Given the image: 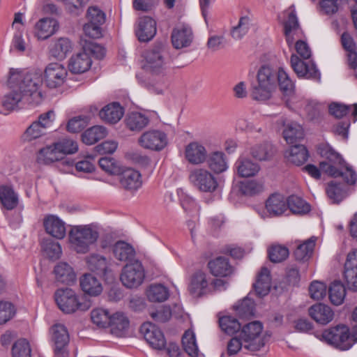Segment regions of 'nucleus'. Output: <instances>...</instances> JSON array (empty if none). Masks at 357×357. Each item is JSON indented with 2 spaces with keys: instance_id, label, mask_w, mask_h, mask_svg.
Returning <instances> with one entry per match:
<instances>
[{
  "instance_id": "1",
  "label": "nucleus",
  "mask_w": 357,
  "mask_h": 357,
  "mask_svg": "<svg viewBox=\"0 0 357 357\" xmlns=\"http://www.w3.org/2000/svg\"><path fill=\"white\" fill-rule=\"evenodd\" d=\"M10 91L2 100L3 107L9 111L24 105H37L43 100L40 73L11 69L8 81Z\"/></svg>"
},
{
  "instance_id": "2",
  "label": "nucleus",
  "mask_w": 357,
  "mask_h": 357,
  "mask_svg": "<svg viewBox=\"0 0 357 357\" xmlns=\"http://www.w3.org/2000/svg\"><path fill=\"white\" fill-rule=\"evenodd\" d=\"M319 151L323 158L328 160L320 162V169L323 172L335 178L342 177L349 185H354L356 183V171L332 147L328 144H323L319 146Z\"/></svg>"
},
{
  "instance_id": "3",
  "label": "nucleus",
  "mask_w": 357,
  "mask_h": 357,
  "mask_svg": "<svg viewBox=\"0 0 357 357\" xmlns=\"http://www.w3.org/2000/svg\"><path fill=\"white\" fill-rule=\"evenodd\" d=\"M143 57L144 69L155 75L162 74L170 60L167 47L162 43H155L144 52Z\"/></svg>"
},
{
  "instance_id": "4",
  "label": "nucleus",
  "mask_w": 357,
  "mask_h": 357,
  "mask_svg": "<svg viewBox=\"0 0 357 357\" xmlns=\"http://www.w3.org/2000/svg\"><path fill=\"white\" fill-rule=\"evenodd\" d=\"M99 236L98 231L91 225L73 226L69 232V241L77 253H87Z\"/></svg>"
},
{
  "instance_id": "5",
  "label": "nucleus",
  "mask_w": 357,
  "mask_h": 357,
  "mask_svg": "<svg viewBox=\"0 0 357 357\" xmlns=\"http://www.w3.org/2000/svg\"><path fill=\"white\" fill-rule=\"evenodd\" d=\"M277 73L268 66H262L257 73V84L252 86L251 96L257 100H266L271 98L276 86Z\"/></svg>"
},
{
  "instance_id": "6",
  "label": "nucleus",
  "mask_w": 357,
  "mask_h": 357,
  "mask_svg": "<svg viewBox=\"0 0 357 357\" xmlns=\"http://www.w3.org/2000/svg\"><path fill=\"white\" fill-rule=\"evenodd\" d=\"M55 301L59 309L68 314L76 310L85 311L91 307L89 301L77 296L72 289L68 288L58 289L55 293Z\"/></svg>"
},
{
  "instance_id": "7",
  "label": "nucleus",
  "mask_w": 357,
  "mask_h": 357,
  "mask_svg": "<svg viewBox=\"0 0 357 357\" xmlns=\"http://www.w3.org/2000/svg\"><path fill=\"white\" fill-rule=\"evenodd\" d=\"M321 337L328 344L343 351L349 349L357 341L345 325H337L324 330Z\"/></svg>"
},
{
  "instance_id": "8",
  "label": "nucleus",
  "mask_w": 357,
  "mask_h": 357,
  "mask_svg": "<svg viewBox=\"0 0 357 357\" xmlns=\"http://www.w3.org/2000/svg\"><path fill=\"white\" fill-rule=\"evenodd\" d=\"M262 324L258 321L248 323L243 327L240 337L243 341L245 349L257 351L264 347L266 337L262 335Z\"/></svg>"
},
{
  "instance_id": "9",
  "label": "nucleus",
  "mask_w": 357,
  "mask_h": 357,
  "mask_svg": "<svg viewBox=\"0 0 357 357\" xmlns=\"http://www.w3.org/2000/svg\"><path fill=\"white\" fill-rule=\"evenodd\" d=\"M189 181L197 190L212 193L216 190L218 183L215 176L204 168H196L189 174Z\"/></svg>"
},
{
  "instance_id": "10",
  "label": "nucleus",
  "mask_w": 357,
  "mask_h": 357,
  "mask_svg": "<svg viewBox=\"0 0 357 357\" xmlns=\"http://www.w3.org/2000/svg\"><path fill=\"white\" fill-rule=\"evenodd\" d=\"M144 278L145 273L142 263L135 260L123 267L120 279L125 287L132 289L141 285Z\"/></svg>"
},
{
  "instance_id": "11",
  "label": "nucleus",
  "mask_w": 357,
  "mask_h": 357,
  "mask_svg": "<svg viewBox=\"0 0 357 357\" xmlns=\"http://www.w3.org/2000/svg\"><path fill=\"white\" fill-rule=\"evenodd\" d=\"M140 333L146 342L153 349L161 351L166 346V339L161 330L151 322L144 323L140 327Z\"/></svg>"
},
{
  "instance_id": "12",
  "label": "nucleus",
  "mask_w": 357,
  "mask_h": 357,
  "mask_svg": "<svg viewBox=\"0 0 357 357\" xmlns=\"http://www.w3.org/2000/svg\"><path fill=\"white\" fill-rule=\"evenodd\" d=\"M138 143L146 149L161 151L167 144V137L162 131L151 130L144 132L138 139Z\"/></svg>"
},
{
  "instance_id": "13",
  "label": "nucleus",
  "mask_w": 357,
  "mask_h": 357,
  "mask_svg": "<svg viewBox=\"0 0 357 357\" xmlns=\"http://www.w3.org/2000/svg\"><path fill=\"white\" fill-rule=\"evenodd\" d=\"M118 176L120 187L132 194L142 186V174L137 170L132 168H122Z\"/></svg>"
},
{
  "instance_id": "14",
  "label": "nucleus",
  "mask_w": 357,
  "mask_h": 357,
  "mask_svg": "<svg viewBox=\"0 0 357 357\" xmlns=\"http://www.w3.org/2000/svg\"><path fill=\"white\" fill-rule=\"evenodd\" d=\"M68 75L66 68L59 63H50L45 70V82L51 89L61 86Z\"/></svg>"
},
{
  "instance_id": "15",
  "label": "nucleus",
  "mask_w": 357,
  "mask_h": 357,
  "mask_svg": "<svg viewBox=\"0 0 357 357\" xmlns=\"http://www.w3.org/2000/svg\"><path fill=\"white\" fill-rule=\"evenodd\" d=\"M344 278L349 290L357 291V249L349 252L344 263Z\"/></svg>"
},
{
  "instance_id": "16",
  "label": "nucleus",
  "mask_w": 357,
  "mask_h": 357,
  "mask_svg": "<svg viewBox=\"0 0 357 357\" xmlns=\"http://www.w3.org/2000/svg\"><path fill=\"white\" fill-rule=\"evenodd\" d=\"M291 66L299 77L320 79V73L313 62L303 61L296 54H292L291 56Z\"/></svg>"
},
{
  "instance_id": "17",
  "label": "nucleus",
  "mask_w": 357,
  "mask_h": 357,
  "mask_svg": "<svg viewBox=\"0 0 357 357\" xmlns=\"http://www.w3.org/2000/svg\"><path fill=\"white\" fill-rule=\"evenodd\" d=\"M156 30L155 21L145 16L139 19L135 34L140 42H149L155 36Z\"/></svg>"
},
{
  "instance_id": "18",
  "label": "nucleus",
  "mask_w": 357,
  "mask_h": 357,
  "mask_svg": "<svg viewBox=\"0 0 357 357\" xmlns=\"http://www.w3.org/2000/svg\"><path fill=\"white\" fill-rule=\"evenodd\" d=\"M43 226L45 231L56 239H62L66 236L65 222L56 215H46L43 220Z\"/></svg>"
},
{
  "instance_id": "19",
  "label": "nucleus",
  "mask_w": 357,
  "mask_h": 357,
  "mask_svg": "<svg viewBox=\"0 0 357 357\" xmlns=\"http://www.w3.org/2000/svg\"><path fill=\"white\" fill-rule=\"evenodd\" d=\"M308 313L313 320L321 325H326L332 321L335 315L331 307L320 303L310 307Z\"/></svg>"
},
{
  "instance_id": "20",
  "label": "nucleus",
  "mask_w": 357,
  "mask_h": 357,
  "mask_svg": "<svg viewBox=\"0 0 357 357\" xmlns=\"http://www.w3.org/2000/svg\"><path fill=\"white\" fill-rule=\"evenodd\" d=\"M51 339L55 345L56 354H63V349L69 342V333L66 327L61 324L53 325L50 329Z\"/></svg>"
},
{
  "instance_id": "21",
  "label": "nucleus",
  "mask_w": 357,
  "mask_h": 357,
  "mask_svg": "<svg viewBox=\"0 0 357 357\" xmlns=\"http://www.w3.org/2000/svg\"><path fill=\"white\" fill-rule=\"evenodd\" d=\"M91 64V56L82 50L70 57L68 69L73 74H82L90 69Z\"/></svg>"
},
{
  "instance_id": "22",
  "label": "nucleus",
  "mask_w": 357,
  "mask_h": 357,
  "mask_svg": "<svg viewBox=\"0 0 357 357\" xmlns=\"http://www.w3.org/2000/svg\"><path fill=\"white\" fill-rule=\"evenodd\" d=\"M185 157L190 164L200 165L206 161L207 151L202 144L192 142L185 146Z\"/></svg>"
},
{
  "instance_id": "23",
  "label": "nucleus",
  "mask_w": 357,
  "mask_h": 357,
  "mask_svg": "<svg viewBox=\"0 0 357 357\" xmlns=\"http://www.w3.org/2000/svg\"><path fill=\"white\" fill-rule=\"evenodd\" d=\"M172 45L176 49H181L188 47L193 39L192 29L185 26L174 28L172 33Z\"/></svg>"
},
{
  "instance_id": "24",
  "label": "nucleus",
  "mask_w": 357,
  "mask_h": 357,
  "mask_svg": "<svg viewBox=\"0 0 357 357\" xmlns=\"http://www.w3.org/2000/svg\"><path fill=\"white\" fill-rule=\"evenodd\" d=\"M284 29L286 40L289 47L294 44L296 39L301 37L302 31L294 10L289 14L288 18L284 22Z\"/></svg>"
},
{
  "instance_id": "25",
  "label": "nucleus",
  "mask_w": 357,
  "mask_h": 357,
  "mask_svg": "<svg viewBox=\"0 0 357 357\" xmlns=\"http://www.w3.org/2000/svg\"><path fill=\"white\" fill-rule=\"evenodd\" d=\"M124 109L119 102H112L105 105L99 111L100 119L110 124H115L123 117Z\"/></svg>"
},
{
  "instance_id": "26",
  "label": "nucleus",
  "mask_w": 357,
  "mask_h": 357,
  "mask_svg": "<svg viewBox=\"0 0 357 357\" xmlns=\"http://www.w3.org/2000/svg\"><path fill=\"white\" fill-rule=\"evenodd\" d=\"M59 28L58 22L50 17L40 19L35 26V35L40 40H45L52 36Z\"/></svg>"
},
{
  "instance_id": "27",
  "label": "nucleus",
  "mask_w": 357,
  "mask_h": 357,
  "mask_svg": "<svg viewBox=\"0 0 357 357\" xmlns=\"http://www.w3.org/2000/svg\"><path fill=\"white\" fill-rule=\"evenodd\" d=\"M86 263L89 270L101 276H105L109 271V261L99 254H91L86 258Z\"/></svg>"
},
{
  "instance_id": "28",
  "label": "nucleus",
  "mask_w": 357,
  "mask_h": 357,
  "mask_svg": "<svg viewBox=\"0 0 357 357\" xmlns=\"http://www.w3.org/2000/svg\"><path fill=\"white\" fill-rule=\"evenodd\" d=\"M208 266L211 274L215 276L227 277L233 271L229 259L225 257H218L209 261Z\"/></svg>"
},
{
  "instance_id": "29",
  "label": "nucleus",
  "mask_w": 357,
  "mask_h": 357,
  "mask_svg": "<svg viewBox=\"0 0 357 357\" xmlns=\"http://www.w3.org/2000/svg\"><path fill=\"white\" fill-rule=\"evenodd\" d=\"M129 325L128 317L122 312H116L112 315L109 326L113 335L123 337L128 332Z\"/></svg>"
},
{
  "instance_id": "30",
  "label": "nucleus",
  "mask_w": 357,
  "mask_h": 357,
  "mask_svg": "<svg viewBox=\"0 0 357 357\" xmlns=\"http://www.w3.org/2000/svg\"><path fill=\"white\" fill-rule=\"evenodd\" d=\"M266 208L273 215H282L287 209V199L280 194H273L266 200Z\"/></svg>"
},
{
  "instance_id": "31",
  "label": "nucleus",
  "mask_w": 357,
  "mask_h": 357,
  "mask_svg": "<svg viewBox=\"0 0 357 357\" xmlns=\"http://www.w3.org/2000/svg\"><path fill=\"white\" fill-rule=\"evenodd\" d=\"M282 123L284 127L282 132L283 137L288 144L296 143L304 137V131L300 124L294 121L286 124L284 121H282Z\"/></svg>"
},
{
  "instance_id": "32",
  "label": "nucleus",
  "mask_w": 357,
  "mask_h": 357,
  "mask_svg": "<svg viewBox=\"0 0 357 357\" xmlns=\"http://www.w3.org/2000/svg\"><path fill=\"white\" fill-rule=\"evenodd\" d=\"M235 168L239 176L245 178L255 176L260 169L257 163L253 162L251 160L241 157L236 163Z\"/></svg>"
},
{
  "instance_id": "33",
  "label": "nucleus",
  "mask_w": 357,
  "mask_h": 357,
  "mask_svg": "<svg viewBox=\"0 0 357 357\" xmlns=\"http://www.w3.org/2000/svg\"><path fill=\"white\" fill-rule=\"evenodd\" d=\"M271 275L269 270L263 267L257 275L256 282L253 284L257 294L259 297L267 295L271 289Z\"/></svg>"
},
{
  "instance_id": "34",
  "label": "nucleus",
  "mask_w": 357,
  "mask_h": 357,
  "mask_svg": "<svg viewBox=\"0 0 357 357\" xmlns=\"http://www.w3.org/2000/svg\"><path fill=\"white\" fill-rule=\"evenodd\" d=\"M308 157L309 154L306 147L301 144L291 146L289 151L286 152L287 160L296 166L304 164Z\"/></svg>"
},
{
  "instance_id": "35",
  "label": "nucleus",
  "mask_w": 357,
  "mask_h": 357,
  "mask_svg": "<svg viewBox=\"0 0 357 357\" xmlns=\"http://www.w3.org/2000/svg\"><path fill=\"white\" fill-rule=\"evenodd\" d=\"M316 240V237L312 236L297 245L294 252L296 261L305 262L310 259L315 246Z\"/></svg>"
},
{
  "instance_id": "36",
  "label": "nucleus",
  "mask_w": 357,
  "mask_h": 357,
  "mask_svg": "<svg viewBox=\"0 0 357 357\" xmlns=\"http://www.w3.org/2000/svg\"><path fill=\"white\" fill-rule=\"evenodd\" d=\"M80 286L83 291L91 296H98L102 291L100 282L90 273L84 274L80 278Z\"/></svg>"
},
{
  "instance_id": "37",
  "label": "nucleus",
  "mask_w": 357,
  "mask_h": 357,
  "mask_svg": "<svg viewBox=\"0 0 357 357\" xmlns=\"http://www.w3.org/2000/svg\"><path fill=\"white\" fill-rule=\"evenodd\" d=\"M112 251L116 259L122 261H131L135 255L133 247L122 241H119L114 245Z\"/></svg>"
},
{
  "instance_id": "38",
  "label": "nucleus",
  "mask_w": 357,
  "mask_h": 357,
  "mask_svg": "<svg viewBox=\"0 0 357 357\" xmlns=\"http://www.w3.org/2000/svg\"><path fill=\"white\" fill-rule=\"evenodd\" d=\"M0 203L7 210H13L18 204V196L12 187L0 185Z\"/></svg>"
},
{
  "instance_id": "39",
  "label": "nucleus",
  "mask_w": 357,
  "mask_h": 357,
  "mask_svg": "<svg viewBox=\"0 0 357 357\" xmlns=\"http://www.w3.org/2000/svg\"><path fill=\"white\" fill-rule=\"evenodd\" d=\"M125 123L130 130L139 132L149 124V119L140 112H131L126 116Z\"/></svg>"
},
{
  "instance_id": "40",
  "label": "nucleus",
  "mask_w": 357,
  "mask_h": 357,
  "mask_svg": "<svg viewBox=\"0 0 357 357\" xmlns=\"http://www.w3.org/2000/svg\"><path fill=\"white\" fill-rule=\"evenodd\" d=\"M61 159L62 158L55 143L41 149L37 155V162L43 165H50Z\"/></svg>"
},
{
  "instance_id": "41",
  "label": "nucleus",
  "mask_w": 357,
  "mask_h": 357,
  "mask_svg": "<svg viewBox=\"0 0 357 357\" xmlns=\"http://www.w3.org/2000/svg\"><path fill=\"white\" fill-rule=\"evenodd\" d=\"M56 279L61 283L70 284L75 280V275L73 268L67 263L58 264L54 269Z\"/></svg>"
},
{
  "instance_id": "42",
  "label": "nucleus",
  "mask_w": 357,
  "mask_h": 357,
  "mask_svg": "<svg viewBox=\"0 0 357 357\" xmlns=\"http://www.w3.org/2000/svg\"><path fill=\"white\" fill-rule=\"evenodd\" d=\"M107 134V130L102 126H95L85 130L82 135V142L91 145L105 138Z\"/></svg>"
},
{
  "instance_id": "43",
  "label": "nucleus",
  "mask_w": 357,
  "mask_h": 357,
  "mask_svg": "<svg viewBox=\"0 0 357 357\" xmlns=\"http://www.w3.org/2000/svg\"><path fill=\"white\" fill-rule=\"evenodd\" d=\"M72 49L71 42L66 38L58 39L50 48V54L57 59H63Z\"/></svg>"
},
{
  "instance_id": "44",
  "label": "nucleus",
  "mask_w": 357,
  "mask_h": 357,
  "mask_svg": "<svg viewBox=\"0 0 357 357\" xmlns=\"http://www.w3.org/2000/svg\"><path fill=\"white\" fill-rule=\"evenodd\" d=\"M207 164L209 168L217 174L225 172L228 167L225 154L219 151L213 152L209 155Z\"/></svg>"
},
{
  "instance_id": "45",
  "label": "nucleus",
  "mask_w": 357,
  "mask_h": 357,
  "mask_svg": "<svg viewBox=\"0 0 357 357\" xmlns=\"http://www.w3.org/2000/svg\"><path fill=\"white\" fill-rule=\"evenodd\" d=\"M329 298L331 302L335 305H341L345 298L346 289L342 282L339 280H335L331 283L328 289Z\"/></svg>"
},
{
  "instance_id": "46",
  "label": "nucleus",
  "mask_w": 357,
  "mask_h": 357,
  "mask_svg": "<svg viewBox=\"0 0 357 357\" xmlns=\"http://www.w3.org/2000/svg\"><path fill=\"white\" fill-rule=\"evenodd\" d=\"M287 208L294 214H305L310 211V205L296 195H291L288 197Z\"/></svg>"
},
{
  "instance_id": "47",
  "label": "nucleus",
  "mask_w": 357,
  "mask_h": 357,
  "mask_svg": "<svg viewBox=\"0 0 357 357\" xmlns=\"http://www.w3.org/2000/svg\"><path fill=\"white\" fill-rule=\"evenodd\" d=\"M146 294L151 302H163L168 298L169 291L164 285L155 284L149 287Z\"/></svg>"
},
{
  "instance_id": "48",
  "label": "nucleus",
  "mask_w": 357,
  "mask_h": 357,
  "mask_svg": "<svg viewBox=\"0 0 357 357\" xmlns=\"http://www.w3.org/2000/svg\"><path fill=\"white\" fill-rule=\"evenodd\" d=\"M182 345L184 351L189 356L192 357L197 356L199 349L193 331L188 330L185 332L182 337Z\"/></svg>"
},
{
  "instance_id": "49",
  "label": "nucleus",
  "mask_w": 357,
  "mask_h": 357,
  "mask_svg": "<svg viewBox=\"0 0 357 357\" xmlns=\"http://www.w3.org/2000/svg\"><path fill=\"white\" fill-rule=\"evenodd\" d=\"M326 192L328 197L333 204H339L345 197L342 185L335 181H331L328 184Z\"/></svg>"
},
{
  "instance_id": "50",
  "label": "nucleus",
  "mask_w": 357,
  "mask_h": 357,
  "mask_svg": "<svg viewBox=\"0 0 357 357\" xmlns=\"http://www.w3.org/2000/svg\"><path fill=\"white\" fill-rule=\"evenodd\" d=\"M208 284L205 273L201 271L196 272L192 278L189 290L192 294H201L204 292Z\"/></svg>"
},
{
  "instance_id": "51",
  "label": "nucleus",
  "mask_w": 357,
  "mask_h": 357,
  "mask_svg": "<svg viewBox=\"0 0 357 357\" xmlns=\"http://www.w3.org/2000/svg\"><path fill=\"white\" fill-rule=\"evenodd\" d=\"M234 310L241 317H252L255 312V302L247 296L234 305Z\"/></svg>"
},
{
  "instance_id": "52",
  "label": "nucleus",
  "mask_w": 357,
  "mask_h": 357,
  "mask_svg": "<svg viewBox=\"0 0 357 357\" xmlns=\"http://www.w3.org/2000/svg\"><path fill=\"white\" fill-rule=\"evenodd\" d=\"M280 90L287 96L291 95L294 91V84L289 75L283 68H280L277 73V78Z\"/></svg>"
},
{
  "instance_id": "53",
  "label": "nucleus",
  "mask_w": 357,
  "mask_h": 357,
  "mask_svg": "<svg viewBox=\"0 0 357 357\" xmlns=\"http://www.w3.org/2000/svg\"><path fill=\"white\" fill-rule=\"evenodd\" d=\"M111 317L109 311L103 308H96L91 312V321L100 328L109 326Z\"/></svg>"
},
{
  "instance_id": "54",
  "label": "nucleus",
  "mask_w": 357,
  "mask_h": 357,
  "mask_svg": "<svg viewBox=\"0 0 357 357\" xmlns=\"http://www.w3.org/2000/svg\"><path fill=\"white\" fill-rule=\"evenodd\" d=\"M218 322L221 330L228 335H233L238 331L241 328V324L238 319L231 316L220 317Z\"/></svg>"
},
{
  "instance_id": "55",
  "label": "nucleus",
  "mask_w": 357,
  "mask_h": 357,
  "mask_svg": "<svg viewBox=\"0 0 357 357\" xmlns=\"http://www.w3.org/2000/svg\"><path fill=\"white\" fill-rule=\"evenodd\" d=\"M272 154V146L266 142L255 145L250 149V155L258 160H268Z\"/></svg>"
},
{
  "instance_id": "56",
  "label": "nucleus",
  "mask_w": 357,
  "mask_h": 357,
  "mask_svg": "<svg viewBox=\"0 0 357 357\" xmlns=\"http://www.w3.org/2000/svg\"><path fill=\"white\" fill-rule=\"evenodd\" d=\"M12 357H31L29 342L24 338L17 340L12 347Z\"/></svg>"
},
{
  "instance_id": "57",
  "label": "nucleus",
  "mask_w": 357,
  "mask_h": 357,
  "mask_svg": "<svg viewBox=\"0 0 357 357\" xmlns=\"http://www.w3.org/2000/svg\"><path fill=\"white\" fill-rule=\"evenodd\" d=\"M268 257L273 263H280L285 260L289 255V249L281 245H274L268 250Z\"/></svg>"
},
{
  "instance_id": "58",
  "label": "nucleus",
  "mask_w": 357,
  "mask_h": 357,
  "mask_svg": "<svg viewBox=\"0 0 357 357\" xmlns=\"http://www.w3.org/2000/svg\"><path fill=\"white\" fill-rule=\"evenodd\" d=\"M300 107L310 120L318 118L321 112V105L312 100H302Z\"/></svg>"
},
{
  "instance_id": "59",
  "label": "nucleus",
  "mask_w": 357,
  "mask_h": 357,
  "mask_svg": "<svg viewBox=\"0 0 357 357\" xmlns=\"http://www.w3.org/2000/svg\"><path fill=\"white\" fill-rule=\"evenodd\" d=\"M42 247L46 255L51 259H57L61 255V247L59 243L52 239L43 240Z\"/></svg>"
},
{
  "instance_id": "60",
  "label": "nucleus",
  "mask_w": 357,
  "mask_h": 357,
  "mask_svg": "<svg viewBox=\"0 0 357 357\" xmlns=\"http://www.w3.org/2000/svg\"><path fill=\"white\" fill-rule=\"evenodd\" d=\"M98 163L102 169L110 174L118 176L122 169L119 163L111 157L101 158Z\"/></svg>"
},
{
  "instance_id": "61",
  "label": "nucleus",
  "mask_w": 357,
  "mask_h": 357,
  "mask_svg": "<svg viewBox=\"0 0 357 357\" xmlns=\"http://www.w3.org/2000/svg\"><path fill=\"white\" fill-rule=\"evenodd\" d=\"M251 24V20L247 16L240 18L237 26L231 31V36L236 40L241 39L248 31Z\"/></svg>"
},
{
  "instance_id": "62",
  "label": "nucleus",
  "mask_w": 357,
  "mask_h": 357,
  "mask_svg": "<svg viewBox=\"0 0 357 357\" xmlns=\"http://www.w3.org/2000/svg\"><path fill=\"white\" fill-rule=\"evenodd\" d=\"M264 190L262 183L256 181H248L241 182L240 185V191L242 194L247 196H253L257 195Z\"/></svg>"
},
{
  "instance_id": "63",
  "label": "nucleus",
  "mask_w": 357,
  "mask_h": 357,
  "mask_svg": "<svg viewBox=\"0 0 357 357\" xmlns=\"http://www.w3.org/2000/svg\"><path fill=\"white\" fill-rule=\"evenodd\" d=\"M45 132L46 130L44 128L33 121L24 132L22 139L24 141L31 142L44 135Z\"/></svg>"
},
{
  "instance_id": "64",
  "label": "nucleus",
  "mask_w": 357,
  "mask_h": 357,
  "mask_svg": "<svg viewBox=\"0 0 357 357\" xmlns=\"http://www.w3.org/2000/svg\"><path fill=\"white\" fill-rule=\"evenodd\" d=\"M55 144L61 158L63 154L74 153L78 150L77 143L71 139H63Z\"/></svg>"
}]
</instances>
